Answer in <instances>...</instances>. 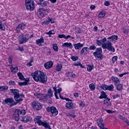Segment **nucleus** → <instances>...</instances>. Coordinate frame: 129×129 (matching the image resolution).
Wrapping results in <instances>:
<instances>
[{
    "instance_id": "nucleus-1",
    "label": "nucleus",
    "mask_w": 129,
    "mask_h": 129,
    "mask_svg": "<svg viewBox=\"0 0 129 129\" xmlns=\"http://www.w3.org/2000/svg\"><path fill=\"white\" fill-rule=\"evenodd\" d=\"M34 80L36 82H41V83H46L48 80L47 75H45L43 72L41 71H36L34 73L31 74Z\"/></svg>"
},
{
    "instance_id": "nucleus-2",
    "label": "nucleus",
    "mask_w": 129,
    "mask_h": 129,
    "mask_svg": "<svg viewBox=\"0 0 129 129\" xmlns=\"http://www.w3.org/2000/svg\"><path fill=\"white\" fill-rule=\"evenodd\" d=\"M11 93H12L13 95H14V100L16 102H14L12 104H11V106H13L14 105H17L18 103H20L24 100L23 98H20V91L16 89H10Z\"/></svg>"
},
{
    "instance_id": "nucleus-3",
    "label": "nucleus",
    "mask_w": 129,
    "mask_h": 129,
    "mask_svg": "<svg viewBox=\"0 0 129 129\" xmlns=\"http://www.w3.org/2000/svg\"><path fill=\"white\" fill-rule=\"evenodd\" d=\"M34 95L35 97H37V98H40V99L46 101V100H47L48 98V96L49 97V98H51V97L53 96V91H52L51 89H49L47 91V94L44 95L42 99L41 98V97H42V95H41L40 93L36 92L34 94Z\"/></svg>"
},
{
    "instance_id": "nucleus-4",
    "label": "nucleus",
    "mask_w": 129,
    "mask_h": 129,
    "mask_svg": "<svg viewBox=\"0 0 129 129\" xmlns=\"http://www.w3.org/2000/svg\"><path fill=\"white\" fill-rule=\"evenodd\" d=\"M25 7L27 11H34L35 10V2L34 0H25Z\"/></svg>"
},
{
    "instance_id": "nucleus-5",
    "label": "nucleus",
    "mask_w": 129,
    "mask_h": 129,
    "mask_svg": "<svg viewBox=\"0 0 129 129\" xmlns=\"http://www.w3.org/2000/svg\"><path fill=\"white\" fill-rule=\"evenodd\" d=\"M93 55H94V57H95L97 60L98 59L102 60V59H103V55H102V48H101V47L97 48L95 51L93 52Z\"/></svg>"
},
{
    "instance_id": "nucleus-6",
    "label": "nucleus",
    "mask_w": 129,
    "mask_h": 129,
    "mask_svg": "<svg viewBox=\"0 0 129 129\" xmlns=\"http://www.w3.org/2000/svg\"><path fill=\"white\" fill-rule=\"evenodd\" d=\"M102 47L103 49H107V50L110 52H115V49L112 46L111 42H109V41H107L106 43H103L102 45Z\"/></svg>"
},
{
    "instance_id": "nucleus-7",
    "label": "nucleus",
    "mask_w": 129,
    "mask_h": 129,
    "mask_svg": "<svg viewBox=\"0 0 129 129\" xmlns=\"http://www.w3.org/2000/svg\"><path fill=\"white\" fill-rule=\"evenodd\" d=\"M50 11L48 9H45L44 8H40L37 11V16L39 18H44L47 15L49 14Z\"/></svg>"
},
{
    "instance_id": "nucleus-8",
    "label": "nucleus",
    "mask_w": 129,
    "mask_h": 129,
    "mask_svg": "<svg viewBox=\"0 0 129 129\" xmlns=\"http://www.w3.org/2000/svg\"><path fill=\"white\" fill-rule=\"evenodd\" d=\"M32 106L34 110H40L43 108V105L38 101H34L32 102Z\"/></svg>"
},
{
    "instance_id": "nucleus-9",
    "label": "nucleus",
    "mask_w": 129,
    "mask_h": 129,
    "mask_svg": "<svg viewBox=\"0 0 129 129\" xmlns=\"http://www.w3.org/2000/svg\"><path fill=\"white\" fill-rule=\"evenodd\" d=\"M47 111L51 112L53 116H56L58 114V110L56 108V107L52 106L51 107H48L46 108Z\"/></svg>"
},
{
    "instance_id": "nucleus-10",
    "label": "nucleus",
    "mask_w": 129,
    "mask_h": 129,
    "mask_svg": "<svg viewBox=\"0 0 129 129\" xmlns=\"http://www.w3.org/2000/svg\"><path fill=\"white\" fill-rule=\"evenodd\" d=\"M28 40L29 39L25 37V35L23 33H21V34L19 36L18 41L20 45H22V44H25V43H27V42H28Z\"/></svg>"
},
{
    "instance_id": "nucleus-11",
    "label": "nucleus",
    "mask_w": 129,
    "mask_h": 129,
    "mask_svg": "<svg viewBox=\"0 0 129 129\" xmlns=\"http://www.w3.org/2000/svg\"><path fill=\"white\" fill-rule=\"evenodd\" d=\"M53 89L54 91V95L56 99H59V97H58V94H61L60 92L62 91V88H59L58 89H57V87L56 86L53 87Z\"/></svg>"
},
{
    "instance_id": "nucleus-12",
    "label": "nucleus",
    "mask_w": 129,
    "mask_h": 129,
    "mask_svg": "<svg viewBox=\"0 0 129 129\" xmlns=\"http://www.w3.org/2000/svg\"><path fill=\"white\" fill-rule=\"evenodd\" d=\"M26 28V24L24 23L20 24L16 28L15 31L17 33H20L21 32V30H24Z\"/></svg>"
},
{
    "instance_id": "nucleus-13",
    "label": "nucleus",
    "mask_w": 129,
    "mask_h": 129,
    "mask_svg": "<svg viewBox=\"0 0 129 129\" xmlns=\"http://www.w3.org/2000/svg\"><path fill=\"white\" fill-rule=\"evenodd\" d=\"M39 125H42V126H44L45 128H51V126H50V123L46 120H44L42 121V122H41V123L39 124Z\"/></svg>"
},
{
    "instance_id": "nucleus-14",
    "label": "nucleus",
    "mask_w": 129,
    "mask_h": 129,
    "mask_svg": "<svg viewBox=\"0 0 129 129\" xmlns=\"http://www.w3.org/2000/svg\"><path fill=\"white\" fill-rule=\"evenodd\" d=\"M14 102H15V100H14L13 98H8L3 101L4 104H9V103H10V104H13Z\"/></svg>"
},
{
    "instance_id": "nucleus-15",
    "label": "nucleus",
    "mask_w": 129,
    "mask_h": 129,
    "mask_svg": "<svg viewBox=\"0 0 129 129\" xmlns=\"http://www.w3.org/2000/svg\"><path fill=\"white\" fill-rule=\"evenodd\" d=\"M20 120L24 122H29L32 120V118L30 116H24L22 117Z\"/></svg>"
},
{
    "instance_id": "nucleus-16",
    "label": "nucleus",
    "mask_w": 129,
    "mask_h": 129,
    "mask_svg": "<svg viewBox=\"0 0 129 129\" xmlns=\"http://www.w3.org/2000/svg\"><path fill=\"white\" fill-rule=\"evenodd\" d=\"M18 111H17V109H16L15 112L13 114L14 119H15V120H16V121H19L20 120V114Z\"/></svg>"
},
{
    "instance_id": "nucleus-17",
    "label": "nucleus",
    "mask_w": 129,
    "mask_h": 129,
    "mask_svg": "<svg viewBox=\"0 0 129 129\" xmlns=\"http://www.w3.org/2000/svg\"><path fill=\"white\" fill-rule=\"evenodd\" d=\"M73 46L76 50H79L80 49H81L83 46H84V43L79 42L78 43L74 44Z\"/></svg>"
},
{
    "instance_id": "nucleus-18",
    "label": "nucleus",
    "mask_w": 129,
    "mask_h": 129,
    "mask_svg": "<svg viewBox=\"0 0 129 129\" xmlns=\"http://www.w3.org/2000/svg\"><path fill=\"white\" fill-rule=\"evenodd\" d=\"M53 61H48L44 63V66L45 69H50L53 67Z\"/></svg>"
},
{
    "instance_id": "nucleus-19",
    "label": "nucleus",
    "mask_w": 129,
    "mask_h": 129,
    "mask_svg": "<svg viewBox=\"0 0 129 129\" xmlns=\"http://www.w3.org/2000/svg\"><path fill=\"white\" fill-rule=\"evenodd\" d=\"M104 104L106 106H108V107H110V106H111L110 98H107V99H105L104 100Z\"/></svg>"
},
{
    "instance_id": "nucleus-20",
    "label": "nucleus",
    "mask_w": 129,
    "mask_h": 129,
    "mask_svg": "<svg viewBox=\"0 0 129 129\" xmlns=\"http://www.w3.org/2000/svg\"><path fill=\"white\" fill-rule=\"evenodd\" d=\"M42 118V116H37L34 118V121L35 123H37L38 125H40V124H41V122H42L43 121L41 120V119Z\"/></svg>"
},
{
    "instance_id": "nucleus-21",
    "label": "nucleus",
    "mask_w": 129,
    "mask_h": 129,
    "mask_svg": "<svg viewBox=\"0 0 129 129\" xmlns=\"http://www.w3.org/2000/svg\"><path fill=\"white\" fill-rule=\"evenodd\" d=\"M25 82H19V86H23L24 85H28L29 84V82L30 81V79L25 78L24 79Z\"/></svg>"
},
{
    "instance_id": "nucleus-22",
    "label": "nucleus",
    "mask_w": 129,
    "mask_h": 129,
    "mask_svg": "<svg viewBox=\"0 0 129 129\" xmlns=\"http://www.w3.org/2000/svg\"><path fill=\"white\" fill-rule=\"evenodd\" d=\"M111 78L112 82H114V84L120 83V81L119 80V79H118V78L114 76H112Z\"/></svg>"
},
{
    "instance_id": "nucleus-23",
    "label": "nucleus",
    "mask_w": 129,
    "mask_h": 129,
    "mask_svg": "<svg viewBox=\"0 0 129 129\" xmlns=\"http://www.w3.org/2000/svg\"><path fill=\"white\" fill-rule=\"evenodd\" d=\"M88 50H89V48L88 47H84L81 51V55H86L87 54V52H88Z\"/></svg>"
},
{
    "instance_id": "nucleus-24",
    "label": "nucleus",
    "mask_w": 129,
    "mask_h": 129,
    "mask_svg": "<svg viewBox=\"0 0 129 129\" xmlns=\"http://www.w3.org/2000/svg\"><path fill=\"white\" fill-rule=\"evenodd\" d=\"M99 98L100 99H102L103 98H105V99H106L108 98V97H107L106 93L104 91H102L101 92L100 96L99 97Z\"/></svg>"
},
{
    "instance_id": "nucleus-25",
    "label": "nucleus",
    "mask_w": 129,
    "mask_h": 129,
    "mask_svg": "<svg viewBox=\"0 0 129 129\" xmlns=\"http://www.w3.org/2000/svg\"><path fill=\"white\" fill-rule=\"evenodd\" d=\"M114 85L116 86V89L118 90V91H120L121 89H122V87H123V85L119 83L114 84Z\"/></svg>"
},
{
    "instance_id": "nucleus-26",
    "label": "nucleus",
    "mask_w": 129,
    "mask_h": 129,
    "mask_svg": "<svg viewBox=\"0 0 129 129\" xmlns=\"http://www.w3.org/2000/svg\"><path fill=\"white\" fill-rule=\"evenodd\" d=\"M66 107L69 109H71L73 107V102H68L66 104Z\"/></svg>"
},
{
    "instance_id": "nucleus-27",
    "label": "nucleus",
    "mask_w": 129,
    "mask_h": 129,
    "mask_svg": "<svg viewBox=\"0 0 129 129\" xmlns=\"http://www.w3.org/2000/svg\"><path fill=\"white\" fill-rule=\"evenodd\" d=\"M62 47H67V48H72L73 45H72V43L71 42H65L62 44Z\"/></svg>"
},
{
    "instance_id": "nucleus-28",
    "label": "nucleus",
    "mask_w": 129,
    "mask_h": 129,
    "mask_svg": "<svg viewBox=\"0 0 129 129\" xmlns=\"http://www.w3.org/2000/svg\"><path fill=\"white\" fill-rule=\"evenodd\" d=\"M36 45H40L42 43H44V38L41 37L40 39H38L36 40Z\"/></svg>"
},
{
    "instance_id": "nucleus-29",
    "label": "nucleus",
    "mask_w": 129,
    "mask_h": 129,
    "mask_svg": "<svg viewBox=\"0 0 129 129\" xmlns=\"http://www.w3.org/2000/svg\"><path fill=\"white\" fill-rule=\"evenodd\" d=\"M37 5L38 6H41V7H43V8H45V7H47L48 5L47 4V2L44 1L41 3H37Z\"/></svg>"
},
{
    "instance_id": "nucleus-30",
    "label": "nucleus",
    "mask_w": 129,
    "mask_h": 129,
    "mask_svg": "<svg viewBox=\"0 0 129 129\" xmlns=\"http://www.w3.org/2000/svg\"><path fill=\"white\" fill-rule=\"evenodd\" d=\"M89 87L91 91H94V90H95V84L93 83L90 84Z\"/></svg>"
},
{
    "instance_id": "nucleus-31",
    "label": "nucleus",
    "mask_w": 129,
    "mask_h": 129,
    "mask_svg": "<svg viewBox=\"0 0 129 129\" xmlns=\"http://www.w3.org/2000/svg\"><path fill=\"white\" fill-rule=\"evenodd\" d=\"M98 17L100 19H102L104 18V17H105V12H104V11H101L98 15Z\"/></svg>"
},
{
    "instance_id": "nucleus-32",
    "label": "nucleus",
    "mask_w": 129,
    "mask_h": 129,
    "mask_svg": "<svg viewBox=\"0 0 129 129\" xmlns=\"http://www.w3.org/2000/svg\"><path fill=\"white\" fill-rule=\"evenodd\" d=\"M16 110H17V111H18V113H19V114H20V115L22 114V115H25V114H26V113H27V111L25 109L21 110L19 109H16Z\"/></svg>"
},
{
    "instance_id": "nucleus-33",
    "label": "nucleus",
    "mask_w": 129,
    "mask_h": 129,
    "mask_svg": "<svg viewBox=\"0 0 129 129\" xmlns=\"http://www.w3.org/2000/svg\"><path fill=\"white\" fill-rule=\"evenodd\" d=\"M17 76H18V77H19V79H20V80H25V79H26L24 77V75H23V74H22V73H18Z\"/></svg>"
},
{
    "instance_id": "nucleus-34",
    "label": "nucleus",
    "mask_w": 129,
    "mask_h": 129,
    "mask_svg": "<svg viewBox=\"0 0 129 129\" xmlns=\"http://www.w3.org/2000/svg\"><path fill=\"white\" fill-rule=\"evenodd\" d=\"M114 89V87L113 85L111 84L110 86H107V90H109V91H113Z\"/></svg>"
},
{
    "instance_id": "nucleus-35",
    "label": "nucleus",
    "mask_w": 129,
    "mask_h": 129,
    "mask_svg": "<svg viewBox=\"0 0 129 129\" xmlns=\"http://www.w3.org/2000/svg\"><path fill=\"white\" fill-rule=\"evenodd\" d=\"M52 48L54 52H58V50H59V48H58V45H57V44L54 43L52 45Z\"/></svg>"
},
{
    "instance_id": "nucleus-36",
    "label": "nucleus",
    "mask_w": 129,
    "mask_h": 129,
    "mask_svg": "<svg viewBox=\"0 0 129 129\" xmlns=\"http://www.w3.org/2000/svg\"><path fill=\"white\" fill-rule=\"evenodd\" d=\"M93 69H94V66L93 64L89 65L87 67V70L88 72H91Z\"/></svg>"
},
{
    "instance_id": "nucleus-37",
    "label": "nucleus",
    "mask_w": 129,
    "mask_h": 129,
    "mask_svg": "<svg viewBox=\"0 0 129 129\" xmlns=\"http://www.w3.org/2000/svg\"><path fill=\"white\" fill-rule=\"evenodd\" d=\"M11 72H13L14 73H17L18 71H19V70L18 69V67L16 68H14V67H11Z\"/></svg>"
},
{
    "instance_id": "nucleus-38",
    "label": "nucleus",
    "mask_w": 129,
    "mask_h": 129,
    "mask_svg": "<svg viewBox=\"0 0 129 129\" xmlns=\"http://www.w3.org/2000/svg\"><path fill=\"white\" fill-rule=\"evenodd\" d=\"M56 71H61L62 70V64H58L56 67Z\"/></svg>"
},
{
    "instance_id": "nucleus-39",
    "label": "nucleus",
    "mask_w": 129,
    "mask_h": 129,
    "mask_svg": "<svg viewBox=\"0 0 129 129\" xmlns=\"http://www.w3.org/2000/svg\"><path fill=\"white\" fill-rule=\"evenodd\" d=\"M100 87L103 89V90H107V85H102L101 86H100Z\"/></svg>"
},
{
    "instance_id": "nucleus-40",
    "label": "nucleus",
    "mask_w": 129,
    "mask_h": 129,
    "mask_svg": "<svg viewBox=\"0 0 129 129\" xmlns=\"http://www.w3.org/2000/svg\"><path fill=\"white\" fill-rule=\"evenodd\" d=\"M33 62H34V59L32 58L30 59V61L27 63V66H29V67H31V66H32V63H33Z\"/></svg>"
},
{
    "instance_id": "nucleus-41",
    "label": "nucleus",
    "mask_w": 129,
    "mask_h": 129,
    "mask_svg": "<svg viewBox=\"0 0 129 129\" xmlns=\"http://www.w3.org/2000/svg\"><path fill=\"white\" fill-rule=\"evenodd\" d=\"M0 30L1 31H5V30H6V26H5V25L3 24H0Z\"/></svg>"
},
{
    "instance_id": "nucleus-42",
    "label": "nucleus",
    "mask_w": 129,
    "mask_h": 129,
    "mask_svg": "<svg viewBox=\"0 0 129 129\" xmlns=\"http://www.w3.org/2000/svg\"><path fill=\"white\" fill-rule=\"evenodd\" d=\"M2 89L3 91H7L9 89V87L7 85L2 86Z\"/></svg>"
},
{
    "instance_id": "nucleus-43",
    "label": "nucleus",
    "mask_w": 129,
    "mask_h": 129,
    "mask_svg": "<svg viewBox=\"0 0 129 129\" xmlns=\"http://www.w3.org/2000/svg\"><path fill=\"white\" fill-rule=\"evenodd\" d=\"M117 60V56H114L112 58V63L114 64L115 61Z\"/></svg>"
},
{
    "instance_id": "nucleus-44",
    "label": "nucleus",
    "mask_w": 129,
    "mask_h": 129,
    "mask_svg": "<svg viewBox=\"0 0 129 129\" xmlns=\"http://www.w3.org/2000/svg\"><path fill=\"white\" fill-rule=\"evenodd\" d=\"M42 24L44 25H48L50 24V21L49 20V18H48V20H45L42 22Z\"/></svg>"
},
{
    "instance_id": "nucleus-45",
    "label": "nucleus",
    "mask_w": 129,
    "mask_h": 129,
    "mask_svg": "<svg viewBox=\"0 0 129 129\" xmlns=\"http://www.w3.org/2000/svg\"><path fill=\"white\" fill-rule=\"evenodd\" d=\"M46 34L47 35H54L55 34V32L53 30H50L49 32H46Z\"/></svg>"
},
{
    "instance_id": "nucleus-46",
    "label": "nucleus",
    "mask_w": 129,
    "mask_h": 129,
    "mask_svg": "<svg viewBox=\"0 0 129 129\" xmlns=\"http://www.w3.org/2000/svg\"><path fill=\"white\" fill-rule=\"evenodd\" d=\"M67 116H70V117H73V118H75L76 117V115L74 114H72L71 113H68L67 114Z\"/></svg>"
},
{
    "instance_id": "nucleus-47",
    "label": "nucleus",
    "mask_w": 129,
    "mask_h": 129,
    "mask_svg": "<svg viewBox=\"0 0 129 129\" xmlns=\"http://www.w3.org/2000/svg\"><path fill=\"white\" fill-rule=\"evenodd\" d=\"M71 59H72L73 61H77V60L78 59V56H72L71 57Z\"/></svg>"
},
{
    "instance_id": "nucleus-48",
    "label": "nucleus",
    "mask_w": 129,
    "mask_h": 129,
    "mask_svg": "<svg viewBox=\"0 0 129 129\" xmlns=\"http://www.w3.org/2000/svg\"><path fill=\"white\" fill-rule=\"evenodd\" d=\"M89 49L90 50H95V49H96V46H95L94 45H93L90 46Z\"/></svg>"
},
{
    "instance_id": "nucleus-49",
    "label": "nucleus",
    "mask_w": 129,
    "mask_h": 129,
    "mask_svg": "<svg viewBox=\"0 0 129 129\" xmlns=\"http://www.w3.org/2000/svg\"><path fill=\"white\" fill-rule=\"evenodd\" d=\"M48 20L49 21V23H51V24H54V23H55V21H54V19H53V18H50V17H49Z\"/></svg>"
},
{
    "instance_id": "nucleus-50",
    "label": "nucleus",
    "mask_w": 129,
    "mask_h": 129,
    "mask_svg": "<svg viewBox=\"0 0 129 129\" xmlns=\"http://www.w3.org/2000/svg\"><path fill=\"white\" fill-rule=\"evenodd\" d=\"M58 37L59 39H62V38H65V34H59L58 35Z\"/></svg>"
},
{
    "instance_id": "nucleus-51",
    "label": "nucleus",
    "mask_w": 129,
    "mask_h": 129,
    "mask_svg": "<svg viewBox=\"0 0 129 129\" xmlns=\"http://www.w3.org/2000/svg\"><path fill=\"white\" fill-rule=\"evenodd\" d=\"M112 38H113V40H116L117 41L118 36L117 35H112Z\"/></svg>"
},
{
    "instance_id": "nucleus-52",
    "label": "nucleus",
    "mask_w": 129,
    "mask_h": 129,
    "mask_svg": "<svg viewBox=\"0 0 129 129\" xmlns=\"http://www.w3.org/2000/svg\"><path fill=\"white\" fill-rule=\"evenodd\" d=\"M9 84H10V85H16V82L14 81H10Z\"/></svg>"
},
{
    "instance_id": "nucleus-53",
    "label": "nucleus",
    "mask_w": 129,
    "mask_h": 129,
    "mask_svg": "<svg viewBox=\"0 0 129 129\" xmlns=\"http://www.w3.org/2000/svg\"><path fill=\"white\" fill-rule=\"evenodd\" d=\"M12 62H13V58H12V56H9V63L10 64H12Z\"/></svg>"
},
{
    "instance_id": "nucleus-54",
    "label": "nucleus",
    "mask_w": 129,
    "mask_h": 129,
    "mask_svg": "<svg viewBox=\"0 0 129 129\" xmlns=\"http://www.w3.org/2000/svg\"><path fill=\"white\" fill-rule=\"evenodd\" d=\"M101 42L104 43V44L105 43V42H106V37H104L103 39L100 40Z\"/></svg>"
},
{
    "instance_id": "nucleus-55",
    "label": "nucleus",
    "mask_w": 129,
    "mask_h": 129,
    "mask_svg": "<svg viewBox=\"0 0 129 129\" xmlns=\"http://www.w3.org/2000/svg\"><path fill=\"white\" fill-rule=\"evenodd\" d=\"M110 5V3L108 1H106L104 3V5L106 6V7H108Z\"/></svg>"
},
{
    "instance_id": "nucleus-56",
    "label": "nucleus",
    "mask_w": 129,
    "mask_h": 129,
    "mask_svg": "<svg viewBox=\"0 0 129 129\" xmlns=\"http://www.w3.org/2000/svg\"><path fill=\"white\" fill-rule=\"evenodd\" d=\"M86 104L85 103H84V102H82L80 104V106H82V107H84L85 106Z\"/></svg>"
},
{
    "instance_id": "nucleus-57",
    "label": "nucleus",
    "mask_w": 129,
    "mask_h": 129,
    "mask_svg": "<svg viewBox=\"0 0 129 129\" xmlns=\"http://www.w3.org/2000/svg\"><path fill=\"white\" fill-rule=\"evenodd\" d=\"M96 43H97V45H98V46H100V45H101V44H102L101 41L100 40H97Z\"/></svg>"
},
{
    "instance_id": "nucleus-58",
    "label": "nucleus",
    "mask_w": 129,
    "mask_h": 129,
    "mask_svg": "<svg viewBox=\"0 0 129 129\" xmlns=\"http://www.w3.org/2000/svg\"><path fill=\"white\" fill-rule=\"evenodd\" d=\"M112 97L114 99H115L116 98H117V97H120V95H113Z\"/></svg>"
},
{
    "instance_id": "nucleus-59",
    "label": "nucleus",
    "mask_w": 129,
    "mask_h": 129,
    "mask_svg": "<svg viewBox=\"0 0 129 129\" xmlns=\"http://www.w3.org/2000/svg\"><path fill=\"white\" fill-rule=\"evenodd\" d=\"M74 96H75L76 98H78V97H79V94L78 93H75L74 94Z\"/></svg>"
},
{
    "instance_id": "nucleus-60",
    "label": "nucleus",
    "mask_w": 129,
    "mask_h": 129,
    "mask_svg": "<svg viewBox=\"0 0 129 129\" xmlns=\"http://www.w3.org/2000/svg\"><path fill=\"white\" fill-rule=\"evenodd\" d=\"M105 110L106 111V112H107V113H113L112 110H111L105 109Z\"/></svg>"
},
{
    "instance_id": "nucleus-61",
    "label": "nucleus",
    "mask_w": 129,
    "mask_h": 129,
    "mask_svg": "<svg viewBox=\"0 0 129 129\" xmlns=\"http://www.w3.org/2000/svg\"><path fill=\"white\" fill-rule=\"evenodd\" d=\"M126 74H128V73H124L123 74H121L119 75V77H122L123 75H126Z\"/></svg>"
},
{
    "instance_id": "nucleus-62",
    "label": "nucleus",
    "mask_w": 129,
    "mask_h": 129,
    "mask_svg": "<svg viewBox=\"0 0 129 129\" xmlns=\"http://www.w3.org/2000/svg\"><path fill=\"white\" fill-rule=\"evenodd\" d=\"M17 50H19V51H21V52H23L24 51V47H19Z\"/></svg>"
},
{
    "instance_id": "nucleus-63",
    "label": "nucleus",
    "mask_w": 129,
    "mask_h": 129,
    "mask_svg": "<svg viewBox=\"0 0 129 129\" xmlns=\"http://www.w3.org/2000/svg\"><path fill=\"white\" fill-rule=\"evenodd\" d=\"M80 62H77L76 63H75L74 64V66H80Z\"/></svg>"
},
{
    "instance_id": "nucleus-64",
    "label": "nucleus",
    "mask_w": 129,
    "mask_h": 129,
    "mask_svg": "<svg viewBox=\"0 0 129 129\" xmlns=\"http://www.w3.org/2000/svg\"><path fill=\"white\" fill-rule=\"evenodd\" d=\"M95 9V6H94V5H91V6H90V9L91 10H94Z\"/></svg>"
}]
</instances>
